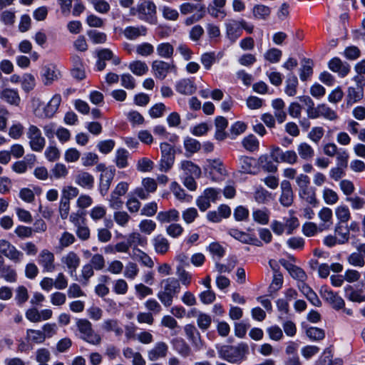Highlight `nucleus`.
Returning <instances> with one entry per match:
<instances>
[{
    "label": "nucleus",
    "mask_w": 365,
    "mask_h": 365,
    "mask_svg": "<svg viewBox=\"0 0 365 365\" xmlns=\"http://www.w3.org/2000/svg\"><path fill=\"white\" fill-rule=\"evenodd\" d=\"M64 262L71 272H73L79 266L80 259L74 252H70L66 256Z\"/></svg>",
    "instance_id": "nucleus-34"
},
{
    "label": "nucleus",
    "mask_w": 365,
    "mask_h": 365,
    "mask_svg": "<svg viewBox=\"0 0 365 365\" xmlns=\"http://www.w3.org/2000/svg\"><path fill=\"white\" fill-rule=\"evenodd\" d=\"M29 299V294L27 289L21 285L19 286L16 289V300L17 304L21 306L25 303Z\"/></svg>",
    "instance_id": "nucleus-62"
},
{
    "label": "nucleus",
    "mask_w": 365,
    "mask_h": 365,
    "mask_svg": "<svg viewBox=\"0 0 365 365\" xmlns=\"http://www.w3.org/2000/svg\"><path fill=\"white\" fill-rule=\"evenodd\" d=\"M138 19L151 25L158 23L156 6L153 1H146L137 6Z\"/></svg>",
    "instance_id": "nucleus-2"
},
{
    "label": "nucleus",
    "mask_w": 365,
    "mask_h": 365,
    "mask_svg": "<svg viewBox=\"0 0 365 365\" xmlns=\"http://www.w3.org/2000/svg\"><path fill=\"white\" fill-rule=\"evenodd\" d=\"M335 214L339 221L338 222L339 224L341 222H346L351 218L350 211L346 205H340L337 207L335 210Z\"/></svg>",
    "instance_id": "nucleus-36"
},
{
    "label": "nucleus",
    "mask_w": 365,
    "mask_h": 365,
    "mask_svg": "<svg viewBox=\"0 0 365 365\" xmlns=\"http://www.w3.org/2000/svg\"><path fill=\"white\" fill-rule=\"evenodd\" d=\"M298 79L294 74L289 76L287 80V85L284 88L285 93L289 96H294L297 93Z\"/></svg>",
    "instance_id": "nucleus-30"
},
{
    "label": "nucleus",
    "mask_w": 365,
    "mask_h": 365,
    "mask_svg": "<svg viewBox=\"0 0 365 365\" xmlns=\"http://www.w3.org/2000/svg\"><path fill=\"white\" fill-rule=\"evenodd\" d=\"M128 152L124 148H119L116 151V166L118 168H125L128 166Z\"/></svg>",
    "instance_id": "nucleus-38"
},
{
    "label": "nucleus",
    "mask_w": 365,
    "mask_h": 365,
    "mask_svg": "<svg viewBox=\"0 0 365 365\" xmlns=\"http://www.w3.org/2000/svg\"><path fill=\"white\" fill-rule=\"evenodd\" d=\"M348 262L354 267H362L365 264L364 258L363 255L358 252L351 253L347 258Z\"/></svg>",
    "instance_id": "nucleus-56"
},
{
    "label": "nucleus",
    "mask_w": 365,
    "mask_h": 365,
    "mask_svg": "<svg viewBox=\"0 0 365 365\" xmlns=\"http://www.w3.org/2000/svg\"><path fill=\"white\" fill-rule=\"evenodd\" d=\"M140 231L146 235H150L156 228L155 222L152 220H142L139 224Z\"/></svg>",
    "instance_id": "nucleus-45"
},
{
    "label": "nucleus",
    "mask_w": 365,
    "mask_h": 365,
    "mask_svg": "<svg viewBox=\"0 0 365 365\" xmlns=\"http://www.w3.org/2000/svg\"><path fill=\"white\" fill-rule=\"evenodd\" d=\"M247 128V124L240 120L235 121L230 128L229 138L232 140H235L238 135L245 132Z\"/></svg>",
    "instance_id": "nucleus-28"
},
{
    "label": "nucleus",
    "mask_w": 365,
    "mask_h": 365,
    "mask_svg": "<svg viewBox=\"0 0 365 365\" xmlns=\"http://www.w3.org/2000/svg\"><path fill=\"white\" fill-rule=\"evenodd\" d=\"M35 86L36 82L34 76L31 73L24 74L21 83L22 89L28 93L34 88Z\"/></svg>",
    "instance_id": "nucleus-44"
},
{
    "label": "nucleus",
    "mask_w": 365,
    "mask_h": 365,
    "mask_svg": "<svg viewBox=\"0 0 365 365\" xmlns=\"http://www.w3.org/2000/svg\"><path fill=\"white\" fill-rule=\"evenodd\" d=\"M26 339L35 344H41L45 341V334L41 330L28 329L26 330Z\"/></svg>",
    "instance_id": "nucleus-31"
},
{
    "label": "nucleus",
    "mask_w": 365,
    "mask_h": 365,
    "mask_svg": "<svg viewBox=\"0 0 365 365\" xmlns=\"http://www.w3.org/2000/svg\"><path fill=\"white\" fill-rule=\"evenodd\" d=\"M298 151L302 159H308L314 155L313 148L307 143H302L299 145Z\"/></svg>",
    "instance_id": "nucleus-54"
},
{
    "label": "nucleus",
    "mask_w": 365,
    "mask_h": 365,
    "mask_svg": "<svg viewBox=\"0 0 365 365\" xmlns=\"http://www.w3.org/2000/svg\"><path fill=\"white\" fill-rule=\"evenodd\" d=\"M183 231V227L180 224L177 223L170 224L166 228L167 234L173 238L180 236Z\"/></svg>",
    "instance_id": "nucleus-60"
},
{
    "label": "nucleus",
    "mask_w": 365,
    "mask_h": 365,
    "mask_svg": "<svg viewBox=\"0 0 365 365\" xmlns=\"http://www.w3.org/2000/svg\"><path fill=\"white\" fill-rule=\"evenodd\" d=\"M1 98L11 105L19 106L20 97L17 91L10 88L4 89L1 94Z\"/></svg>",
    "instance_id": "nucleus-25"
},
{
    "label": "nucleus",
    "mask_w": 365,
    "mask_h": 365,
    "mask_svg": "<svg viewBox=\"0 0 365 365\" xmlns=\"http://www.w3.org/2000/svg\"><path fill=\"white\" fill-rule=\"evenodd\" d=\"M153 245L155 252L161 255L165 254L170 248L168 240L161 235H158L153 239Z\"/></svg>",
    "instance_id": "nucleus-23"
},
{
    "label": "nucleus",
    "mask_w": 365,
    "mask_h": 365,
    "mask_svg": "<svg viewBox=\"0 0 365 365\" xmlns=\"http://www.w3.org/2000/svg\"><path fill=\"white\" fill-rule=\"evenodd\" d=\"M163 282H166L164 292L170 293L173 297L180 292V285L178 279L175 277H169L163 280Z\"/></svg>",
    "instance_id": "nucleus-26"
},
{
    "label": "nucleus",
    "mask_w": 365,
    "mask_h": 365,
    "mask_svg": "<svg viewBox=\"0 0 365 365\" xmlns=\"http://www.w3.org/2000/svg\"><path fill=\"white\" fill-rule=\"evenodd\" d=\"M184 330L188 339L191 341V343L196 344L197 336H199L200 334L197 331L195 325L192 324H186L184 327Z\"/></svg>",
    "instance_id": "nucleus-48"
},
{
    "label": "nucleus",
    "mask_w": 365,
    "mask_h": 365,
    "mask_svg": "<svg viewBox=\"0 0 365 365\" xmlns=\"http://www.w3.org/2000/svg\"><path fill=\"white\" fill-rule=\"evenodd\" d=\"M249 215V210L243 205H238L234 210L233 216L235 220L237 222L248 220Z\"/></svg>",
    "instance_id": "nucleus-41"
},
{
    "label": "nucleus",
    "mask_w": 365,
    "mask_h": 365,
    "mask_svg": "<svg viewBox=\"0 0 365 365\" xmlns=\"http://www.w3.org/2000/svg\"><path fill=\"white\" fill-rule=\"evenodd\" d=\"M27 137L30 139L29 145L31 149L36 152H41L45 146L46 140L42 136L40 129L31 125L28 129Z\"/></svg>",
    "instance_id": "nucleus-6"
},
{
    "label": "nucleus",
    "mask_w": 365,
    "mask_h": 365,
    "mask_svg": "<svg viewBox=\"0 0 365 365\" xmlns=\"http://www.w3.org/2000/svg\"><path fill=\"white\" fill-rule=\"evenodd\" d=\"M160 148L161 151L160 170L168 172L174 164L175 150L174 146L167 142L161 143Z\"/></svg>",
    "instance_id": "nucleus-4"
},
{
    "label": "nucleus",
    "mask_w": 365,
    "mask_h": 365,
    "mask_svg": "<svg viewBox=\"0 0 365 365\" xmlns=\"http://www.w3.org/2000/svg\"><path fill=\"white\" fill-rule=\"evenodd\" d=\"M182 217L187 224H190L198 217V212L196 208L189 207L182 212Z\"/></svg>",
    "instance_id": "nucleus-55"
},
{
    "label": "nucleus",
    "mask_w": 365,
    "mask_h": 365,
    "mask_svg": "<svg viewBox=\"0 0 365 365\" xmlns=\"http://www.w3.org/2000/svg\"><path fill=\"white\" fill-rule=\"evenodd\" d=\"M284 282L283 275L282 273L274 274L272 281L269 286L268 292L272 294L279 290L282 287Z\"/></svg>",
    "instance_id": "nucleus-42"
},
{
    "label": "nucleus",
    "mask_w": 365,
    "mask_h": 365,
    "mask_svg": "<svg viewBox=\"0 0 365 365\" xmlns=\"http://www.w3.org/2000/svg\"><path fill=\"white\" fill-rule=\"evenodd\" d=\"M298 288L313 306L322 307V303L317 294L306 282L299 283Z\"/></svg>",
    "instance_id": "nucleus-9"
},
{
    "label": "nucleus",
    "mask_w": 365,
    "mask_h": 365,
    "mask_svg": "<svg viewBox=\"0 0 365 365\" xmlns=\"http://www.w3.org/2000/svg\"><path fill=\"white\" fill-rule=\"evenodd\" d=\"M54 255L48 250H43L40 254L39 263L43 267L46 272H53L54 266Z\"/></svg>",
    "instance_id": "nucleus-15"
},
{
    "label": "nucleus",
    "mask_w": 365,
    "mask_h": 365,
    "mask_svg": "<svg viewBox=\"0 0 365 365\" xmlns=\"http://www.w3.org/2000/svg\"><path fill=\"white\" fill-rule=\"evenodd\" d=\"M168 345L165 342H158L155 347L149 351V359L153 361L160 357L165 356L168 352Z\"/></svg>",
    "instance_id": "nucleus-21"
},
{
    "label": "nucleus",
    "mask_w": 365,
    "mask_h": 365,
    "mask_svg": "<svg viewBox=\"0 0 365 365\" xmlns=\"http://www.w3.org/2000/svg\"><path fill=\"white\" fill-rule=\"evenodd\" d=\"M362 289H354L351 285L344 287L345 297L351 302L361 303L365 302V297L361 294Z\"/></svg>",
    "instance_id": "nucleus-18"
},
{
    "label": "nucleus",
    "mask_w": 365,
    "mask_h": 365,
    "mask_svg": "<svg viewBox=\"0 0 365 365\" xmlns=\"http://www.w3.org/2000/svg\"><path fill=\"white\" fill-rule=\"evenodd\" d=\"M49 102L45 106L44 103L39 101L35 110V114L39 118H52L56 110Z\"/></svg>",
    "instance_id": "nucleus-17"
},
{
    "label": "nucleus",
    "mask_w": 365,
    "mask_h": 365,
    "mask_svg": "<svg viewBox=\"0 0 365 365\" xmlns=\"http://www.w3.org/2000/svg\"><path fill=\"white\" fill-rule=\"evenodd\" d=\"M242 172L247 174L257 173L256 159L253 157L241 156L240 158Z\"/></svg>",
    "instance_id": "nucleus-14"
},
{
    "label": "nucleus",
    "mask_w": 365,
    "mask_h": 365,
    "mask_svg": "<svg viewBox=\"0 0 365 365\" xmlns=\"http://www.w3.org/2000/svg\"><path fill=\"white\" fill-rule=\"evenodd\" d=\"M195 78H183L177 81L175 85V91L182 95L191 96L197 91V85L195 83Z\"/></svg>",
    "instance_id": "nucleus-7"
},
{
    "label": "nucleus",
    "mask_w": 365,
    "mask_h": 365,
    "mask_svg": "<svg viewBox=\"0 0 365 365\" xmlns=\"http://www.w3.org/2000/svg\"><path fill=\"white\" fill-rule=\"evenodd\" d=\"M197 323L200 329L206 330L210 327L212 319L210 315L200 312L197 316Z\"/></svg>",
    "instance_id": "nucleus-51"
},
{
    "label": "nucleus",
    "mask_w": 365,
    "mask_h": 365,
    "mask_svg": "<svg viewBox=\"0 0 365 365\" xmlns=\"http://www.w3.org/2000/svg\"><path fill=\"white\" fill-rule=\"evenodd\" d=\"M174 48L170 43H161L157 46V53L165 58L172 57L173 54Z\"/></svg>",
    "instance_id": "nucleus-35"
},
{
    "label": "nucleus",
    "mask_w": 365,
    "mask_h": 365,
    "mask_svg": "<svg viewBox=\"0 0 365 365\" xmlns=\"http://www.w3.org/2000/svg\"><path fill=\"white\" fill-rule=\"evenodd\" d=\"M199 297L202 303L205 304H212L216 299L215 293L210 289L202 292L199 294Z\"/></svg>",
    "instance_id": "nucleus-64"
},
{
    "label": "nucleus",
    "mask_w": 365,
    "mask_h": 365,
    "mask_svg": "<svg viewBox=\"0 0 365 365\" xmlns=\"http://www.w3.org/2000/svg\"><path fill=\"white\" fill-rule=\"evenodd\" d=\"M181 168L185 171L187 175L195 177V178H199L202 173L200 168L190 160H182Z\"/></svg>",
    "instance_id": "nucleus-22"
},
{
    "label": "nucleus",
    "mask_w": 365,
    "mask_h": 365,
    "mask_svg": "<svg viewBox=\"0 0 365 365\" xmlns=\"http://www.w3.org/2000/svg\"><path fill=\"white\" fill-rule=\"evenodd\" d=\"M252 216L254 220L260 225H267L269 222V215L263 210H256L253 211Z\"/></svg>",
    "instance_id": "nucleus-59"
},
{
    "label": "nucleus",
    "mask_w": 365,
    "mask_h": 365,
    "mask_svg": "<svg viewBox=\"0 0 365 365\" xmlns=\"http://www.w3.org/2000/svg\"><path fill=\"white\" fill-rule=\"evenodd\" d=\"M177 274L179 277L180 281L183 285L187 287L191 283V274L187 272L181 264L177 267Z\"/></svg>",
    "instance_id": "nucleus-47"
},
{
    "label": "nucleus",
    "mask_w": 365,
    "mask_h": 365,
    "mask_svg": "<svg viewBox=\"0 0 365 365\" xmlns=\"http://www.w3.org/2000/svg\"><path fill=\"white\" fill-rule=\"evenodd\" d=\"M227 234L243 244L261 246L262 244L255 235H250L237 228H230Z\"/></svg>",
    "instance_id": "nucleus-8"
},
{
    "label": "nucleus",
    "mask_w": 365,
    "mask_h": 365,
    "mask_svg": "<svg viewBox=\"0 0 365 365\" xmlns=\"http://www.w3.org/2000/svg\"><path fill=\"white\" fill-rule=\"evenodd\" d=\"M207 161L209 162L208 174L212 181L216 182L219 180V177L215 175V171L220 176L226 175V170L224 168L223 163L220 159L207 160Z\"/></svg>",
    "instance_id": "nucleus-11"
},
{
    "label": "nucleus",
    "mask_w": 365,
    "mask_h": 365,
    "mask_svg": "<svg viewBox=\"0 0 365 365\" xmlns=\"http://www.w3.org/2000/svg\"><path fill=\"white\" fill-rule=\"evenodd\" d=\"M130 71L136 76H143L148 71V67L145 62L134 61L129 65Z\"/></svg>",
    "instance_id": "nucleus-33"
},
{
    "label": "nucleus",
    "mask_w": 365,
    "mask_h": 365,
    "mask_svg": "<svg viewBox=\"0 0 365 365\" xmlns=\"http://www.w3.org/2000/svg\"><path fill=\"white\" fill-rule=\"evenodd\" d=\"M282 55V52L281 50L276 48H272L267 51L264 54V58L270 63H276L280 61Z\"/></svg>",
    "instance_id": "nucleus-43"
},
{
    "label": "nucleus",
    "mask_w": 365,
    "mask_h": 365,
    "mask_svg": "<svg viewBox=\"0 0 365 365\" xmlns=\"http://www.w3.org/2000/svg\"><path fill=\"white\" fill-rule=\"evenodd\" d=\"M242 145L247 150L255 152L259 148V142L253 134H250L242 140Z\"/></svg>",
    "instance_id": "nucleus-24"
},
{
    "label": "nucleus",
    "mask_w": 365,
    "mask_h": 365,
    "mask_svg": "<svg viewBox=\"0 0 365 365\" xmlns=\"http://www.w3.org/2000/svg\"><path fill=\"white\" fill-rule=\"evenodd\" d=\"M153 162L148 158H142L138 161L137 170L138 171L146 173L152 170Z\"/></svg>",
    "instance_id": "nucleus-52"
},
{
    "label": "nucleus",
    "mask_w": 365,
    "mask_h": 365,
    "mask_svg": "<svg viewBox=\"0 0 365 365\" xmlns=\"http://www.w3.org/2000/svg\"><path fill=\"white\" fill-rule=\"evenodd\" d=\"M204 196L209 200L215 202L220 197L221 190L215 187H207L204 190Z\"/></svg>",
    "instance_id": "nucleus-57"
},
{
    "label": "nucleus",
    "mask_w": 365,
    "mask_h": 365,
    "mask_svg": "<svg viewBox=\"0 0 365 365\" xmlns=\"http://www.w3.org/2000/svg\"><path fill=\"white\" fill-rule=\"evenodd\" d=\"M302 231L306 237H313L317 232V225L312 222H306L302 225Z\"/></svg>",
    "instance_id": "nucleus-63"
},
{
    "label": "nucleus",
    "mask_w": 365,
    "mask_h": 365,
    "mask_svg": "<svg viewBox=\"0 0 365 365\" xmlns=\"http://www.w3.org/2000/svg\"><path fill=\"white\" fill-rule=\"evenodd\" d=\"M226 34L232 43L235 42L236 40L242 34L240 21L232 20L230 23L227 24Z\"/></svg>",
    "instance_id": "nucleus-12"
},
{
    "label": "nucleus",
    "mask_w": 365,
    "mask_h": 365,
    "mask_svg": "<svg viewBox=\"0 0 365 365\" xmlns=\"http://www.w3.org/2000/svg\"><path fill=\"white\" fill-rule=\"evenodd\" d=\"M75 182L83 188L92 189L94 186V178L88 172H82L77 175Z\"/></svg>",
    "instance_id": "nucleus-19"
},
{
    "label": "nucleus",
    "mask_w": 365,
    "mask_h": 365,
    "mask_svg": "<svg viewBox=\"0 0 365 365\" xmlns=\"http://www.w3.org/2000/svg\"><path fill=\"white\" fill-rule=\"evenodd\" d=\"M200 61L205 68L210 70L215 61V52H205L201 55Z\"/></svg>",
    "instance_id": "nucleus-50"
},
{
    "label": "nucleus",
    "mask_w": 365,
    "mask_h": 365,
    "mask_svg": "<svg viewBox=\"0 0 365 365\" xmlns=\"http://www.w3.org/2000/svg\"><path fill=\"white\" fill-rule=\"evenodd\" d=\"M318 108L321 109V115L326 119L334 120H336L338 117L336 112L324 103L319 104Z\"/></svg>",
    "instance_id": "nucleus-49"
},
{
    "label": "nucleus",
    "mask_w": 365,
    "mask_h": 365,
    "mask_svg": "<svg viewBox=\"0 0 365 365\" xmlns=\"http://www.w3.org/2000/svg\"><path fill=\"white\" fill-rule=\"evenodd\" d=\"M237 262V257L235 256L229 257L227 259V263L223 264L219 262L216 263V267L219 272H230L235 267Z\"/></svg>",
    "instance_id": "nucleus-39"
},
{
    "label": "nucleus",
    "mask_w": 365,
    "mask_h": 365,
    "mask_svg": "<svg viewBox=\"0 0 365 365\" xmlns=\"http://www.w3.org/2000/svg\"><path fill=\"white\" fill-rule=\"evenodd\" d=\"M41 75L45 85H50L58 78L56 73V66L53 64L45 66L42 68Z\"/></svg>",
    "instance_id": "nucleus-20"
},
{
    "label": "nucleus",
    "mask_w": 365,
    "mask_h": 365,
    "mask_svg": "<svg viewBox=\"0 0 365 365\" xmlns=\"http://www.w3.org/2000/svg\"><path fill=\"white\" fill-rule=\"evenodd\" d=\"M270 13V8L263 4L255 5L253 8V14L257 19H265L269 16Z\"/></svg>",
    "instance_id": "nucleus-40"
},
{
    "label": "nucleus",
    "mask_w": 365,
    "mask_h": 365,
    "mask_svg": "<svg viewBox=\"0 0 365 365\" xmlns=\"http://www.w3.org/2000/svg\"><path fill=\"white\" fill-rule=\"evenodd\" d=\"M115 145V143L114 140L108 139L100 141L98 143L97 147L101 153L108 154L113 150Z\"/></svg>",
    "instance_id": "nucleus-46"
},
{
    "label": "nucleus",
    "mask_w": 365,
    "mask_h": 365,
    "mask_svg": "<svg viewBox=\"0 0 365 365\" xmlns=\"http://www.w3.org/2000/svg\"><path fill=\"white\" fill-rule=\"evenodd\" d=\"M170 65L163 61H154L152 63V69L155 72L156 78L163 80L168 75Z\"/></svg>",
    "instance_id": "nucleus-16"
},
{
    "label": "nucleus",
    "mask_w": 365,
    "mask_h": 365,
    "mask_svg": "<svg viewBox=\"0 0 365 365\" xmlns=\"http://www.w3.org/2000/svg\"><path fill=\"white\" fill-rule=\"evenodd\" d=\"M319 294L323 300L332 309L339 311L345 308V302L338 292L333 291L328 285L324 284L319 289Z\"/></svg>",
    "instance_id": "nucleus-3"
},
{
    "label": "nucleus",
    "mask_w": 365,
    "mask_h": 365,
    "mask_svg": "<svg viewBox=\"0 0 365 365\" xmlns=\"http://www.w3.org/2000/svg\"><path fill=\"white\" fill-rule=\"evenodd\" d=\"M303 61L305 64L302 65L300 69L299 78L302 81H305L313 73L314 62L311 58H304Z\"/></svg>",
    "instance_id": "nucleus-27"
},
{
    "label": "nucleus",
    "mask_w": 365,
    "mask_h": 365,
    "mask_svg": "<svg viewBox=\"0 0 365 365\" xmlns=\"http://www.w3.org/2000/svg\"><path fill=\"white\" fill-rule=\"evenodd\" d=\"M158 210V204L155 201L146 203L140 210V215L148 217L155 215Z\"/></svg>",
    "instance_id": "nucleus-53"
},
{
    "label": "nucleus",
    "mask_w": 365,
    "mask_h": 365,
    "mask_svg": "<svg viewBox=\"0 0 365 365\" xmlns=\"http://www.w3.org/2000/svg\"><path fill=\"white\" fill-rule=\"evenodd\" d=\"M279 201L282 206L285 207H290L294 201L293 191H282Z\"/></svg>",
    "instance_id": "nucleus-58"
},
{
    "label": "nucleus",
    "mask_w": 365,
    "mask_h": 365,
    "mask_svg": "<svg viewBox=\"0 0 365 365\" xmlns=\"http://www.w3.org/2000/svg\"><path fill=\"white\" fill-rule=\"evenodd\" d=\"M173 348L181 356L186 358L191 354V348L182 338H174L172 340Z\"/></svg>",
    "instance_id": "nucleus-13"
},
{
    "label": "nucleus",
    "mask_w": 365,
    "mask_h": 365,
    "mask_svg": "<svg viewBox=\"0 0 365 365\" xmlns=\"http://www.w3.org/2000/svg\"><path fill=\"white\" fill-rule=\"evenodd\" d=\"M306 334L312 341H320L325 338V331L316 327H308L306 329Z\"/></svg>",
    "instance_id": "nucleus-29"
},
{
    "label": "nucleus",
    "mask_w": 365,
    "mask_h": 365,
    "mask_svg": "<svg viewBox=\"0 0 365 365\" xmlns=\"http://www.w3.org/2000/svg\"><path fill=\"white\" fill-rule=\"evenodd\" d=\"M87 35L95 44L103 43L107 40V35L103 32L98 31V30H88L87 31Z\"/></svg>",
    "instance_id": "nucleus-37"
},
{
    "label": "nucleus",
    "mask_w": 365,
    "mask_h": 365,
    "mask_svg": "<svg viewBox=\"0 0 365 365\" xmlns=\"http://www.w3.org/2000/svg\"><path fill=\"white\" fill-rule=\"evenodd\" d=\"M328 68L333 72H338L341 78L346 76L350 71L349 65L346 63L343 64L339 57H334L328 62Z\"/></svg>",
    "instance_id": "nucleus-10"
},
{
    "label": "nucleus",
    "mask_w": 365,
    "mask_h": 365,
    "mask_svg": "<svg viewBox=\"0 0 365 365\" xmlns=\"http://www.w3.org/2000/svg\"><path fill=\"white\" fill-rule=\"evenodd\" d=\"M79 331L84 335L83 339L92 344H98L101 341V337L98 334H94L91 323L86 319H79L76 322Z\"/></svg>",
    "instance_id": "nucleus-5"
},
{
    "label": "nucleus",
    "mask_w": 365,
    "mask_h": 365,
    "mask_svg": "<svg viewBox=\"0 0 365 365\" xmlns=\"http://www.w3.org/2000/svg\"><path fill=\"white\" fill-rule=\"evenodd\" d=\"M219 357L231 364H241L246 359L249 347L246 343L241 342L237 346L215 344Z\"/></svg>",
    "instance_id": "nucleus-1"
},
{
    "label": "nucleus",
    "mask_w": 365,
    "mask_h": 365,
    "mask_svg": "<svg viewBox=\"0 0 365 365\" xmlns=\"http://www.w3.org/2000/svg\"><path fill=\"white\" fill-rule=\"evenodd\" d=\"M323 197L328 205L335 204L338 200V195L335 191L329 188H325L323 192Z\"/></svg>",
    "instance_id": "nucleus-61"
},
{
    "label": "nucleus",
    "mask_w": 365,
    "mask_h": 365,
    "mask_svg": "<svg viewBox=\"0 0 365 365\" xmlns=\"http://www.w3.org/2000/svg\"><path fill=\"white\" fill-rule=\"evenodd\" d=\"M184 148L187 153L193 154L200 150L201 144L197 140L187 136L184 140Z\"/></svg>",
    "instance_id": "nucleus-32"
}]
</instances>
